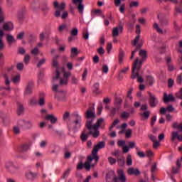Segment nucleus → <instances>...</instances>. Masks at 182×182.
I'll list each match as a JSON object with an SVG mask.
<instances>
[{"label": "nucleus", "instance_id": "nucleus-41", "mask_svg": "<svg viewBox=\"0 0 182 182\" xmlns=\"http://www.w3.org/2000/svg\"><path fill=\"white\" fill-rule=\"evenodd\" d=\"M28 105H30V106H36L38 105V100L35 98H31L28 102Z\"/></svg>", "mask_w": 182, "mask_h": 182}, {"label": "nucleus", "instance_id": "nucleus-4", "mask_svg": "<svg viewBox=\"0 0 182 182\" xmlns=\"http://www.w3.org/2000/svg\"><path fill=\"white\" fill-rule=\"evenodd\" d=\"M59 58V55H55L53 58V63L52 65L53 68H55V75L53 77V82H56L59 77H60V71L59 68V63H58V58Z\"/></svg>", "mask_w": 182, "mask_h": 182}, {"label": "nucleus", "instance_id": "nucleus-60", "mask_svg": "<svg viewBox=\"0 0 182 182\" xmlns=\"http://www.w3.org/2000/svg\"><path fill=\"white\" fill-rule=\"evenodd\" d=\"M176 96L177 99H180L181 100H182V87L178 92L176 93Z\"/></svg>", "mask_w": 182, "mask_h": 182}, {"label": "nucleus", "instance_id": "nucleus-45", "mask_svg": "<svg viewBox=\"0 0 182 182\" xmlns=\"http://www.w3.org/2000/svg\"><path fill=\"white\" fill-rule=\"evenodd\" d=\"M122 119H129L130 117V113L124 111L121 114Z\"/></svg>", "mask_w": 182, "mask_h": 182}, {"label": "nucleus", "instance_id": "nucleus-58", "mask_svg": "<svg viewBox=\"0 0 182 182\" xmlns=\"http://www.w3.org/2000/svg\"><path fill=\"white\" fill-rule=\"evenodd\" d=\"M125 136L127 139H129V137H132V129H128L125 132Z\"/></svg>", "mask_w": 182, "mask_h": 182}, {"label": "nucleus", "instance_id": "nucleus-13", "mask_svg": "<svg viewBox=\"0 0 182 182\" xmlns=\"http://www.w3.org/2000/svg\"><path fill=\"white\" fill-rule=\"evenodd\" d=\"M163 100L164 103H168L170 102H176V97H174V95H173V94L167 95V93L164 92Z\"/></svg>", "mask_w": 182, "mask_h": 182}, {"label": "nucleus", "instance_id": "nucleus-19", "mask_svg": "<svg viewBox=\"0 0 182 182\" xmlns=\"http://www.w3.org/2000/svg\"><path fill=\"white\" fill-rule=\"evenodd\" d=\"M32 89H33V82H29L25 90V95H32Z\"/></svg>", "mask_w": 182, "mask_h": 182}, {"label": "nucleus", "instance_id": "nucleus-40", "mask_svg": "<svg viewBox=\"0 0 182 182\" xmlns=\"http://www.w3.org/2000/svg\"><path fill=\"white\" fill-rule=\"evenodd\" d=\"M44 94H41V97L38 100L39 106L42 107L45 105V99L43 98Z\"/></svg>", "mask_w": 182, "mask_h": 182}, {"label": "nucleus", "instance_id": "nucleus-59", "mask_svg": "<svg viewBox=\"0 0 182 182\" xmlns=\"http://www.w3.org/2000/svg\"><path fill=\"white\" fill-rule=\"evenodd\" d=\"M77 33H79V31L77 30V28H73L71 31V36H77Z\"/></svg>", "mask_w": 182, "mask_h": 182}, {"label": "nucleus", "instance_id": "nucleus-43", "mask_svg": "<svg viewBox=\"0 0 182 182\" xmlns=\"http://www.w3.org/2000/svg\"><path fill=\"white\" fill-rule=\"evenodd\" d=\"M21 127H19V125L14 127L13 128V133H14V134H19L21 133Z\"/></svg>", "mask_w": 182, "mask_h": 182}, {"label": "nucleus", "instance_id": "nucleus-27", "mask_svg": "<svg viewBox=\"0 0 182 182\" xmlns=\"http://www.w3.org/2000/svg\"><path fill=\"white\" fill-rule=\"evenodd\" d=\"M89 132H87L86 134L85 131H83L80 135V139L82 140V141H86V140H87V139H89Z\"/></svg>", "mask_w": 182, "mask_h": 182}, {"label": "nucleus", "instance_id": "nucleus-8", "mask_svg": "<svg viewBox=\"0 0 182 182\" xmlns=\"http://www.w3.org/2000/svg\"><path fill=\"white\" fill-rule=\"evenodd\" d=\"M75 120L74 121V124L75 126V129H80V126H82V117L79 114V112H75L73 114Z\"/></svg>", "mask_w": 182, "mask_h": 182}, {"label": "nucleus", "instance_id": "nucleus-51", "mask_svg": "<svg viewBox=\"0 0 182 182\" xmlns=\"http://www.w3.org/2000/svg\"><path fill=\"white\" fill-rule=\"evenodd\" d=\"M175 9L176 11V14H182V1L181 2L179 7L176 6Z\"/></svg>", "mask_w": 182, "mask_h": 182}, {"label": "nucleus", "instance_id": "nucleus-57", "mask_svg": "<svg viewBox=\"0 0 182 182\" xmlns=\"http://www.w3.org/2000/svg\"><path fill=\"white\" fill-rule=\"evenodd\" d=\"M108 161H109V163L110 164L113 165V164H116L117 160H116V159H114L113 157L109 156V157L108 158Z\"/></svg>", "mask_w": 182, "mask_h": 182}, {"label": "nucleus", "instance_id": "nucleus-1", "mask_svg": "<svg viewBox=\"0 0 182 182\" xmlns=\"http://www.w3.org/2000/svg\"><path fill=\"white\" fill-rule=\"evenodd\" d=\"M139 56L141 58V60L139 61V58H136L133 63L131 79H136L139 76V71L141 69V65L145 59L147 58V52L144 50H141Z\"/></svg>", "mask_w": 182, "mask_h": 182}, {"label": "nucleus", "instance_id": "nucleus-31", "mask_svg": "<svg viewBox=\"0 0 182 182\" xmlns=\"http://www.w3.org/2000/svg\"><path fill=\"white\" fill-rule=\"evenodd\" d=\"M136 49L132 52V55L130 57V59H133L134 58V55L137 53V50H139L140 48H141V44H138L137 46H135Z\"/></svg>", "mask_w": 182, "mask_h": 182}, {"label": "nucleus", "instance_id": "nucleus-56", "mask_svg": "<svg viewBox=\"0 0 182 182\" xmlns=\"http://www.w3.org/2000/svg\"><path fill=\"white\" fill-rule=\"evenodd\" d=\"M92 163V161H90L89 160H87V161H86L84 164V167H85L86 170H90V164Z\"/></svg>", "mask_w": 182, "mask_h": 182}, {"label": "nucleus", "instance_id": "nucleus-18", "mask_svg": "<svg viewBox=\"0 0 182 182\" xmlns=\"http://www.w3.org/2000/svg\"><path fill=\"white\" fill-rule=\"evenodd\" d=\"M161 26H167L168 25V19L166 18V17H161L158 15L157 16Z\"/></svg>", "mask_w": 182, "mask_h": 182}, {"label": "nucleus", "instance_id": "nucleus-22", "mask_svg": "<svg viewBox=\"0 0 182 182\" xmlns=\"http://www.w3.org/2000/svg\"><path fill=\"white\" fill-rule=\"evenodd\" d=\"M176 139H178V140L179 141H182V136L178 135V132H173L172 137H171L172 141H174V140H176Z\"/></svg>", "mask_w": 182, "mask_h": 182}, {"label": "nucleus", "instance_id": "nucleus-63", "mask_svg": "<svg viewBox=\"0 0 182 182\" xmlns=\"http://www.w3.org/2000/svg\"><path fill=\"white\" fill-rule=\"evenodd\" d=\"M130 151V148H129L128 146L124 145V147H122V153H129Z\"/></svg>", "mask_w": 182, "mask_h": 182}, {"label": "nucleus", "instance_id": "nucleus-3", "mask_svg": "<svg viewBox=\"0 0 182 182\" xmlns=\"http://www.w3.org/2000/svg\"><path fill=\"white\" fill-rule=\"evenodd\" d=\"M18 126L23 130H31L33 127V123L31 120L20 119L18 122Z\"/></svg>", "mask_w": 182, "mask_h": 182}, {"label": "nucleus", "instance_id": "nucleus-7", "mask_svg": "<svg viewBox=\"0 0 182 182\" xmlns=\"http://www.w3.org/2000/svg\"><path fill=\"white\" fill-rule=\"evenodd\" d=\"M25 177L28 181H35L38 178V173L32 171H27L25 173Z\"/></svg>", "mask_w": 182, "mask_h": 182}, {"label": "nucleus", "instance_id": "nucleus-28", "mask_svg": "<svg viewBox=\"0 0 182 182\" xmlns=\"http://www.w3.org/2000/svg\"><path fill=\"white\" fill-rule=\"evenodd\" d=\"M77 9L80 15H83V11H85V5L83 3H80L77 6Z\"/></svg>", "mask_w": 182, "mask_h": 182}, {"label": "nucleus", "instance_id": "nucleus-39", "mask_svg": "<svg viewBox=\"0 0 182 182\" xmlns=\"http://www.w3.org/2000/svg\"><path fill=\"white\" fill-rule=\"evenodd\" d=\"M139 1H132L129 4V8H139Z\"/></svg>", "mask_w": 182, "mask_h": 182}, {"label": "nucleus", "instance_id": "nucleus-47", "mask_svg": "<svg viewBox=\"0 0 182 182\" xmlns=\"http://www.w3.org/2000/svg\"><path fill=\"white\" fill-rule=\"evenodd\" d=\"M4 19H5V16H4V10H2V8L0 6V23L4 22Z\"/></svg>", "mask_w": 182, "mask_h": 182}, {"label": "nucleus", "instance_id": "nucleus-64", "mask_svg": "<svg viewBox=\"0 0 182 182\" xmlns=\"http://www.w3.org/2000/svg\"><path fill=\"white\" fill-rule=\"evenodd\" d=\"M176 82L178 85H181V82H182V73L180 74L179 75H178L177 78H176Z\"/></svg>", "mask_w": 182, "mask_h": 182}, {"label": "nucleus", "instance_id": "nucleus-35", "mask_svg": "<svg viewBox=\"0 0 182 182\" xmlns=\"http://www.w3.org/2000/svg\"><path fill=\"white\" fill-rule=\"evenodd\" d=\"M146 82L149 83V86H152L153 83H154V78L152 76H147L146 77Z\"/></svg>", "mask_w": 182, "mask_h": 182}, {"label": "nucleus", "instance_id": "nucleus-5", "mask_svg": "<svg viewBox=\"0 0 182 182\" xmlns=\"http://www.w3.org/2000/svg\"><path fill=\"white\" fill-rule=\"evenodd\" d=\"M60 86V84L53 85V92H56V93H58L56 95V97L58 98V100L63 101L65 100V98L66 97V93H65V92H63V91L60 92L59 90H58V89Z\"/></svg>", "mask_w": 182, "mask_h": 182}, {"label": "nucleus", "instance_id": "nucleus-32", "mask_svg": "<svg viewBox=\"0 0 182 182\" xmlns=\"http://www.w3.org/2000/svg\"><path fill=\"white\" fill-rule=\"evenodd\" d=\"M154 28L156 29V31L158 32V33H161V35H163L164 33V31H163V29L159 26V24L157 23H154Z\"/></svg>", "mask_w": 182, "mask_h": 182}, {"label": "nucleus", "instance_id": "nucleus-20", "mask_svg": "<svg viewBox=\"0 0 182 182\" xmlns=\"http://www.w3.org/2000/svg\"><path fill=\"white\" fill-rule=\"evenodd\" d=\"M92 156H90L87 157L88 161H93L95 160V163L99 161V156H97V153H95L94 151H92Z\"/></svg>", "mask_w": 182, "mask_h": 182}, {"label": "nucleus", "instance_id": "nucleus-48", "mask_svg": "<svg viewBox=\"0 0 182 182\" xmlns=\"http://www.w3.org/2000/svg\"><path fill=\"white\" fill-rule=\"evenodd\" d=\"M143 119H147L150 117V111H145L143 114H141Z\"/></svg>", "mask_w": 182, "mask_h": 182}, {"label": "nucleus", "instance_id": "nucleus-16", "mask_svg": "<svg viewBox=\"0 0 182 182\" xmlns=\"http://www.w3.org/2000/svg\"><path fill=\"white\" fill-rule=\"evenodd\" d=\"M44 119L50 122L52 124H55V123L58 122V118L53 114H47L46 117H44Z\"/></svg>", "mask_w": 182, "mask_h": 182}, {"label": "nucleus", "instance_id": "nucleus-24", "mask_svg": "<svg viewBox=\"0 0 182 182\" xmlns=\"http://www.w3.org/2000/svg\"><path fill=\"white\" fill-rule=\"evenodd\" d=\"M114 176H116V175H114V171H110L106 175V181L107 182H110V180H112V178L113 177H114Z\"/></svg>", "mask_w": 182, "mask_h": 182}, {"label": "nucleus", "instance_id": "nucleus-52", "mask_svg": "<svg viewBox=\"0 0 182 182\" xmlns=\"http://www.w3.org/2000/svg\"><path fill=\"white\" fill-rule=\"evenodd\" d=\"M85 167V165L83 164V161L82 159L80 160V163L77 166V170H82Z\"/></svg>", "mask_w": 182, "mask_h": 182}, {"label": "nucleus", "instance_id": "nucleus-23", "mask_svg": "<svg viewBox=\"0 0 182 182\" xmlns=\"http://www.w3.org/2000/svg\"><path fill=\"white\" fill-rule=\"evenodd\" d=\"M99 87H100L99 82H95L92 87L93 93H95V95H100V90H99Z\"/></svg>", "mask_w": 182, "mask_h": 182}, {"label": "nucleus", "instance_id": "nucleus-55", "mask_svg": "<svg viewBox=\"0 0 182 182\" xmlns=\"http://www.w3.org/2000/svg\"><path fill=\"white\" fill-rule=\"evenodd\" d=\"M23 60L26 65H28V63H29V60H31V55H29L28 54H26L24 57Z\"/></svg>", "mask_w": 182, "mask_h": 182}, {"label": "nucleus", "instance_id": "nucleus-36", "mask_svg": "<svg viewBox=\"0 0 182 182\" xmlns=\"http://www.w3.org/2000/svg\"><path fill=\"white\" fill-rule=\"evenodd\" d=\"M102 110H103V104L102 103V102H100L97 107V114H98V116H100V114H102Z\"/></svg>", "mask_w": 182, "mask_h": 182}, {"label": "nucleus", "instance_id": "nucleus-25", "mask_svg": "<svg viewBox=\"0 0 182 182\" xmlns=\"http://www.w3.org/2000/svg\"><path fill=\"white\" fill-rule=\"evenodd\" d=\"M11 81L15 85H18L21 82V75L17 74L16 75L13 76Z\"/></svg>", "mask_w": 182, "mask_h": 182}, {"label": "nucleus", "instance_id": "nucleus-12", "mask_svg": "<svg viewBox=\"0 0 182 182\" xmlns=\"http://www.w3.org/2000/svg\"><path fill=\"white\" fill-rule=\"evenodd\" d=\"M86 119H92L91 120H95L96 118V114H95V107H90L85 112Z\"/></svg>", "mask_w": 182, "mask_h": 182}, {"label": "nucleus", "instance_id": "nucleus-21", "mask_svg": "<svg viewBox=\"0 0 182 182\" xmlns=\"http://www.w3.org/2000/svg\"><path fill=\"white\" fill-rule=\"evenodd\" d=\"M4 31H12L14 29V24L11 22L6 23L3 26Z\"/></svg>", "mask_w": 182, "mask_h": 182}, {"label": "nucleus", "instance_id": "nucleus-54", "mask_svg": "<svg viewBox=\"0 0 182 182\" xmlns=\"http://www.w3.org/2000/svg\"><path fill=\"white\" fill-rule=\"evenodd\" d=\"M66 28H68V26H66V24L60 25L58 27V32H63V31H65V29H66Z\"/></svg>", "mask_w": 182, "mask_h": 182}, {"label": "nucleus", "instance_id": "nucleus-33", "mask_svg": "<svg viewBox=\"0 0 182 182\" xmlns=\"http://www.w3.org/2000/svg\"><path fill=\"white\" fill-rule=\"evenodd\" d=\"M119 31H120V28L118 27H115L112 30V36L113 38H117L119 36Z\"/></svg>", "mask_w": 182, "mask_h": 182}, {"label": "nucleus", "instance_id": "nucleus-49", "mask_svg": "<svg viewBox=\"0 0 182 182\" xmlns=\"http://www.w3.org/2000/svg\"><path fill=\"white\" fill-rule=\"evenodd\" d=\"M69 174H70V169H67L65 173H63L62 178H68L69 177Z\"/></svg>", "mask_w": 182, "mask_h": 182}, {"label": "nucleus", "instance_id": "nucleus-14", "mask_svg": "<svg viewBox=\"0 0 182 182\" xmlns=\"http://www.w3.org/2000/svg\"><path fill=\"white\" fill-rule=\"evenodd\" d=\"M105 147H106V142H105V141H102L94 146L92 151H94V153H97L99 150L105 149Z\"/></svg>", "mask_w": 182, "mask_h": 182}, {"label": "nucleus", "instance_id": "nucleus-26", "mask_svg": "<svg viewBox=\"0 0 182 182\" xmlns=\"http://www.w3.org/2000/svg\"><path fill=\"white\" fill-rule=\"evenodd\" d=\"M124 58V51L122 49L119 50V54L118 56V60H119V63L120 65H122V63H123V59Z\"/></svg>", "mask_w": 182, "mask_h": 182}, {"label": "nucleus", "instance_id": "nucleus-11", "mask_svg": "<svg viewBox=\"0 0 182 182\" xmlns=\"http://www.w3.org/2000/svg\"><path fill=\"white\" fill-rule=\"evenodd\" d=\"M6 168L9 173H16V170H18V166L14 164V162L9 161L6 163Z\"/></svg>", "mask_w": 182, "mask_h": 182}, {"label": "nucleus", "instance_id": "nucleus-37", "mask_svg": "<svg viewBox=\"0 0 182 182\" xmlns=\"http://www.w3.org/2000/svg\"><path fill=\"white\" fill-rule=\"evenodd\" d=\"M41 9L44 12V14H46V12H48L49 9H50V7H49L47 2H44L43 6Z\"/></svg>", "mask_w": 182, "mask_h": 182}, {"label": "nucleus", "instance_id": "nucleus-2", "mask_svg": "<svg viewBox=\"0 0 182 182\" xmlns=\"http://www.w3.org/2000/svg\"><path fill=\"white\" fill-rule=\"evenodd\" d=\"M105 122V119L100 118L95 124L93 125V120H87L86 123V127L87 129H89L90 132H88V134H92V137H99L100 132H99V127H100V125L102 123Z\"/></svg>", "mask_w": 182, "mask_h": 182}, {"label": "nucleus", "instance_id": "nucleus-10", "mask_svg": "<svg viewBox=\"0 0 182 182\" xmlns=\"http://www.w3.org/2000/svg\"><path fill=\"white\" fill-rule=\"evenodd\" d=\"M149 96V105L151 107H156L159 105V100L156 98V95L151 92H148Z\"/></svg>", "mask_w": 182, "mask_h": 182}, {"label": "nucleus", "instance_id": "nucleus-29", "mask_svg": "<svg viewBox=\"0 0 182 182\" xmlns=\"http://www.w3.org/2000/svg\"><path fill=\"white\" fill-rule=\"evenodd\" d=\"M6 38L8 43H14L16 42V40H15L12 35L7 34Z\"/></svg>", "mask_w": 182, "mask_h": 182}, {"label": "nucleus", "instance_id": "nucleus-46", "mask_svg": "<svg viewBox=\"0 0 182 182\" xmlns=\"http://www.w3.org/2000/svg\"><path fill=\"white\" fill-rule=\"evenodd\" d=\"M45 63H46V58L41 59L37 63V68H41V66H42V65H45Z\"/></svg>", "mask_w": 182, "mask_h": 182}, {"label": "nucleus", "instance_id": "nucleus-61", "mask_svg": "<svg viewBox=\"0 0 182 182\" xmlns=\"http://www.w3.org/2000/svg\"><path fill=\"white\" fill-rule=\"evenodd\" d=\"M97 52H98L99 55H105V49H103V47L101 46L97 50Z\"/></svg>", "mask_w": 182, "mask_h": 182}, {"label": "nucleus", "instance_id": "nucleus-34", "mask_svg": "<svg viewBox=\"0 0 182 182\" xmlns=\"http://www.w3.org/2000/svg\"><path fill=\"white\" fill-rule=\"evenodd\" d=\"M23 110H25V108H23V105L22 104H18L17 113L18 116H21L22 113H23Z\"/></svg>", "mask_w": 182, "mask_h": 182}, {"label": "nucleus", "instance_id": "nucleus-15", "mask_svg": "<svg viewBox=\"0 0 182 182\" xmlns=\"http://www.w3.org/2000/svg\"><path fill=\"white\" fill-rule=\"evenodd\" d=\"M31 144H32V142L31 141L23 144V145L21 146V148H20L21 151H22V153H26V151H28V150L31 149Z\"/></svg>", "mask_w": 182, "mask_h": 182}, {"label": "nucleus", "instance_id": "nucleus-42", "mask_svg": "<svg viewBox=\"0 0 182 182\" xmlns=\"http://www.w3.org/2000/svg\"><path fill=\"white\" fill-rule=\"evenodd\" d=\"M127 166H132L133 164V159H132V155L128 154L127 156Z\"/></svg>", "mask_w": 182, "mask_h": 182}, {"label": "nucleus", "instance_id": "nucleus-38", "mask_svg": "<svg viewBox=\"0 0 182 182\" xmlns=\"http://www.w3.org/2000/svg\"><path fill=\"white\" fill-rule=\"evenodd\" d=\"M25 12H26V9H23L21 11H20L18 14V16L19 19H23L25 16Z\"/></svg>", "mask_w": 182, "mask_h": 182}, {"label": "nucleus", "instance_id": "nucleus-9", "mask_svg": "<svg viewBox=\"0 0 182 182\" xmlns=\"http://www.w3.org/2000/svg\"><path fill=\"white\" fill-rule=\"evenodd\" d=\"M70 72L64 73L63 77L60 79V86H66L69 83V77H70Z\"/></svg>", "mask_w": 182, "mask_h": 182}, {"label": "nucleus", "instance_id": "nucleus-50", "mask_svg": "<svg viewBox=\"0 0 182 182\" xmlns=\"http://www.w3.org/2000/svg\"><path fill=\"white\" fill-rule=\"evenodd\" d=\"M3 77L5 79V83L6 85V86L9 85L11 83V81H9V78L8 77V74H4Z\"/></svg>", "mask_w": 182, "mask_h": 182}, {"label": "nucleus", "instance_id": "nucleus-30", "mask_svg": "<svg viewBox=\"0 0 182 182\" xmlns=\"http://www.w3.org/2000/svg\"><path fill=\"white\" fill-rule=\"evenodd\" d=\"M118 164L119 167H124V165L126 164V161L124 160V157H121L117 159Z\"/></svg>", "mask_w": 182, "mask_h": 182}, {"label": "nucleus", "instance_id": "nucleus-6", "mask_svg": "<svg viewBox=\"0 0 182 182\" xmlns=\"http://www.w3.org/2000/svg\"><path fill=\"white\" fill-rule=\"evenodd\" d=\"M118 176H114L113 178L114 182H126L127 179L126 178V175L124 174V172L123 170L119 169L117 171Z\"/></svg>", "mask_w": 182, "mask_h": 182}, {"label": "nucleus", "instance_id": "nucleus-62", "mask_svg": "<svg viewBox=\"0 0 182 182\" xmlns=\"http://www.w3.org/2000/svg\"><path fill=\"white\" fill-rule=\"evenodd\" d=\"M62 11L57 9L55 13H54V16L55 18H60V14H61Z\"/></svg>", "mask_w": 182, "mask_h": 182}, {"label": "nucleus", "instance_id": "nucleus-53", "mask_svg": "<svg viewBox=\"0 0 182 182\" xmlns=\"http://www.w3.org/2000/svg\"><path fill=\"white\" fill-rule=\"evenodd\" d=\"M117 144H118L119 147H124V146H126V141L119 140L117 142Z\"/></svg>", "mask_w": 182, "mask_h": 182}, {"label": "nucleus", "instance_id": "nucleus-17", "mask_svg": "<svg viewBox=\"0 0 182 182\" xmlns=\"http://www.w3.org/2000/svg\"><path fill=\"white\" fill-rule=\"evenodd\" d=\"M127 173L129 176H133V174H134V176H140V174H141L139 168L134 169V168H129Z\"/></svg>", "mask_w": 182, "mask_h": 182}, {"label": "nucleus", "instance_id": "nucleus-44", "mask_svg": "<svg viewBox=\"0 0 182 182\" xmlns=\"http://www.w3.org/2000/svg\"><path fill=\"white\" fill-rule=\"evenodd\" d=\"M31 55H33L34 56H36L39 53V48L35 47L33 49L31 50Z\"/></svg>", "mask_w": 182, "mask_h": 182}]
</instances>
